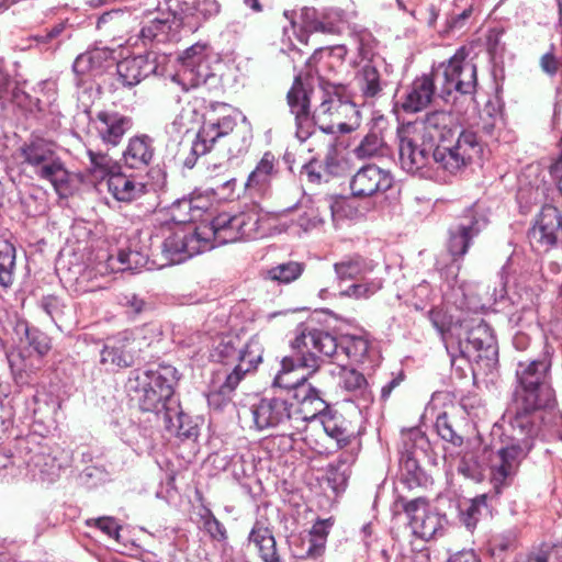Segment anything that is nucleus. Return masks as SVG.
I'll return each instance as SVG.
<instances>
[{"label":"nucleus","instance_id":"1","mask_svg":"<svg viewBox=\"0 0 562 562\" xmlns=\"http://www.w3.org/2000/svg\"><path fill=\"white\" fill-rule=\"evenodd\" d=\"M550 371L551 361L547 357L517 364L512 401L505 413L510 434L505 435L490 458L491 482L496 493L513 482L532 449L540 430L538 413L557 403Z\"/></svg>","mask_w":562,"mask_h":562},{"label":"nucleus","instance_id":"2","mask_svg":"<svg viewBox=\"0 0 562 562\" xmlns=\"http://www.w3.org/2000/svg\"><path fill=\"white\" fill-rule=\"evenodd\" d=\"M341 86L328 85L323 89L321 104L310 115V98L300 77H296L286 99L291 113L294 115L300 142H305L315 135V126L326 134L349 133L352 123L358 120L356 105L342 97Z\"/></svg>","mask_w":562,"mask_h":562},{"label":"nucleus","instance_id":"3","mask_svg":"<svg viewBox=\"0 0 562 562\" xmlns=\"http://www.w3.org/2000/svg\"><path fill=\"white\" fill-rule=\"evenodd\" d=\"M452 115L445 111H435L426 115L424 120L408 123L405 126L427 143L432 150V159L438 168L454 173L465 167L474 157L479 156L482 148L476 134L471 131L458 133L452 127Z\"/></svg>","mask_w":562,"mask_h":562},{"label":"nucleus","instance_id":"4","mask_svg":"<svg viewBox=\"0 0 562 562\" xmlns=\"http://www.w3.org/2000/svg\"><path fill=\"white\" fill-rule=\"evenodd\" d=\"M429 321L440 334L452 361L458 355L470 362H485L486 367L497 361L495 337L483 319H462L452 324L443 311L432 308Z\"/></svg>","mask_w":562,"mask_h":562},{"label":"nucleus","instance_id":"5","mask_svg":"<svg viewBox=\"0 0 562 562\" xmlns=\"http://www.w3.org/2000/svg\"><path fill=\"white\" fill-rule=\"evenodd\" d=\"M292 348L293 356L283 358L281 369L273 380V386L283 389L291 395L296 393L299 386L307 384L306 376L297 371L307 369L311 373L316 372L321 366L317 353L333 355L337 346L329 333L301 324L295 329Z\"/></svg>","mask_w":562,"mask_h":562},{"label":"nucleus","instance_id":"6","mask_svg":"<svg viewBox=\"0 0 562 562\" xmlns=\"http://www.w3.org/2000/svg\"><path fill=\"white\" fill-rule=\"evenodd\" d=\"M178 380L175 367L160 364L156 369L131 371L125 387L143 412L154 413L160 420L162 412L171 406V402L178 401L173 396Z\"/></svg>","mask_w":562,"mask_h":562},{"label":"nucleus","instance_id":"7","mask_svg":"<svg viewBox=\"0 0 562 562\" xmlns=\"http://www.w3.org/2000/svg\"><path fill=\"white\" fill-rule=\"evenodd\" d=\"M378 262L359 254L344 256L333 266L339 285V296L367 301L383 289L384 279L375 276Z\"/></svg>","mask_w":562,"mask_h":562},{"label":"nucleus","instance_id":"8","mask_svg":"<svg viewBox=\"0 0 562 562\" xmlns=\"http://www.w3.org/2000/svg\"><path fill=\"white\" fill-rule=\"evenodd\" d=\"M487 218L476 203L463 211L458 222L449 228L447 252L449 263L443 258L437 260V268L449 282H454L461 269V262L473 239L486 227Z\"/></svg>","mask_w":562,"mask_h":562},{"label":"nucleus","instance_id":"9","mask_svg":"<svg viewBox=\"0 0 562 562\" xmlns=\"http://www.w3.org/2000/svg\"><path fill=\"white\" fill-rule=\"evenodd\" d=\"M21 156L34 175L48 181L56 192L68 188L70 175L53 143L40 137L32 138L21 147Z\"/></svg>","mask_w":562,"mask_h":562},{"label":"nucleus","instance_id":"10","mask_svg":"<svg viewBox=\"0 0 562 562\" xmlns=\"http://www.w3.org/2000/svg\"><path fill=\"white\" fill-rule=\"evenodd\" d=\"M226 104H212L204 114V120L192 140L189 153L183 159V166L192 169L198 159L211 151L214 144L222 137L233 132L236 120L227 114Z\"/></svg>","mask_w":562,"mask_h":562},{"label":"nucleus","instance_id":"11","mask_svg":"<svg viewBox=\"0 0 562 562\" xmlns=\"http://www.w3.org/2000/svg\"><path fill=\"white\" fill-rule=\"evenodd\" d=\"M470 49L460 47L447 63L440 64L434 77H442L441 98L453 91L473 94L477 86L476 65L470 57Z\"/></svg>","mask_w":562,"mask_h":562},{"label":"nucleus","instance_id":"12","mask_svg":"<svg viewBox=\"0 0 562 562\" xmlns=\"http://www.w3.org/2000/svg\"><path fill=\"white\" fill-rule=\"evenodd\" d=\"M263 346L257 338H254L247 349L239 355V363H236L231 372H225V379L216 385H212V390L207 394V403L214 409H222L227 405L234 391L245 378V375L257 369L262 360Z\"/></svg>","mask_w":562,"mask_h":562},{"label":"nucleus","instance_id":"13","mask_svg":"<svg viewBox=\"0 0 562 562\" xmlns=\"http://www.w3.org/2000/svg\"><path fill=\"white\" fill-rule=\"evenodd\" d=\"M198 226H176L160 245L158 267H167L186 261L194 255L206 251Z\"/></svg>","mask_w":562,"mask_h":562},{"label":"nucleus","instance_id":"14","mask_svg":"<svg viewBox=\"0 0 562 562\" xmlns=\"http://www.w3.org/2000/svg\"><path fill=\"white\" fill-rule=\"evenodd\" d=\"M282 213H271L257 206L237 214L240 240L260 239L285 232L289 225Z\"/></svg>","mask_w":562,"mask_h":562},{"label":"nucleus","instance_id":"15","mask_svg":"<svg viewBox=\"0 0 562 562\" xmlns=\"http://www.w3.org/2000/svg\"><path fill=\"white\" fill-rule=\"evenodd\" d=\"M432 147L427 143H423L417 135L407 132L404 126L400 132V164L403 170L412 175H419L420 177H430L431 165H437L432 155H430Z\"/></svg>","mask_w":562,"mask_h":562},{"label":"nucleus","instance_id":"16","mask_svg":"<svg viewBox=\"0 0 562 562\" xmlns=\"http://www.w3.org/2000/svg\"><path fill=\"white\" fill-rule=\"evenodd\" d=\"M413 533L423 539L435 538L447 522L446 517L432 509L425 498H415L404 505Z\"/></svg>","mask_w":562,"mask_h":562},{"label":"nucleus","instance_id":"17","mask_svg":"<svg viewBox=\"0 0 562 562\" xmlns=\"http://www.w3.org/2000/svg\"><path fill=\"white\" fill-rule=\"evenodd\" d=\"M294 406L288 398L281 396L263 397L249 409L254 426L257 430H265L285 426L293 428L291 407Z\"/></svg>","mask_w":562,"mask_h":562},{"label":"nucleus","instance_id":"18","mask_svg":"<svg viewBox=\"0 0 562 562\" xmlns=\"http://www.w3.org/2000/svg\"><path fill=\"white\" fill-rule=\"evenodd\" d=\"M295 401V408L291 407L293 429L302 430L307 422L323 418L328 408V404L322 397L319 391L311 384H302L295 394H292Z\"/></svg>","mask_w":562,"mask_h":562},{"label":"nucleus","instance_id":"19","mask_svg":"<svg viewBox=\"0 0 562 562\" xmlns=\"http://www.w3.org/2000/svg\"><path fill=\"white\" fill-rule=\"evenodd\" d=\"M390 68L384 60H371L357 71L355 83L366 102L372 103L382 97L390 83Z\"/></svg>","mask_w":562,"mask_h":562},{"label":"nucleus","instance_id":"20","mask_svg":"<svg viewBox=\"0 0 562 562\" xmlns=\"http://www.w3.org/2000/svg\"><path fill=\"white\" fill-rule=\"evenodd\" d=\"M392 173L374 164L361 167L350 179L351 194L356 198H371L386 192L393 186Z\"/></svg>","mask_w":562,"mask_h":562},{"label":"nucleus","instance_id":"21","mask_svg":"<svg viewBox=\"0 0 562 562\" xmlns=\"http://www.w3.org/2000/svg\"><path fill=\"white\" fill-rule=\"evenodd\" d=\"M236 221L237 214L221 213L211 222L198 225L204 248L210 250L216 246L239 241L240 228Z\"/></svg>","mask_w":562,"mask_h":562},{"label":"nucleus","instance_id":"22","mask_svg":"<svg viewBox=\"0 0 562 562\" xmlns=\"http://www.w3.org/2000/svg\"><path fill=\"white\" fill-rule=\"evenodd\" d=\"M562 237V214L553 205L542 206L535 225L529 232L531 243L544 249L557 245Z\"/></svg>","mask_w":562,"mask_h":562},{"label":"nucleus","instance_id":"23","mask_svg":"<svg viewBox=\"0 0 562 562\" xmlns=\"http://www.w3.org/2000/svg\"><path fill=\"white\" fill-rule=\"evenodd\" d=\"M158 65L153 53L124 58L116 65L119 79L126 87H134L149 75L156 74Z\"/></svg>","mask_w":562,"mask_h":562},{"label":"nucleus","instance_id":"24","mask_svg":"<svg viewBox=\"0 0 562 562\" xmlns=\"http://www.w3.org/2000/svg\"><path fill=\"white\" fill-rule=\"evenodd\" d=\"M181 22L167 11L158 10L140 30L143 40L168 43L179 40Z\"/></svg>","mask_w":562,"mask_h":562},{"label":"nucleus","instance_id":"25","mask_svg":"<svg viewBox=\"0 0 562 562\" xmlns=\"http://www.w3.org/2000/svg\"><path fill=\"white\" fill-rule=\"evenodd\" d=\"M304 25L310 32L340 34L347 24L346 14L340 9H325L317 13L314 9L302 10Z\"/></svg>","mask_w":562,"mask_h":562},{"label":"nucleus","instance_id":"26","mask_svg":"<svg viewBox=\"0 0 562 562\" xmlns=\"http://www.w3.org/2000/svg\"><path fill=\"white\" fill-rule=\"evenodd\" d=\"M131 127L132 120L119 112L101 111L97 114L95 130L105 145L117 146Z\"/></svg>","mask_w":562,"mask_h":562},{"label":"nucleus","instance_id":"27","mask_svg":"<svg viewBox=\"0 0 562 562\" xmlns=\"http://www.w3.org/2000/svg\"><path fill=\"white\" fill-rule=\"evenodd\" d=\"M339 367V386L349 394V400L359 407H367L372 402V392L366 376L353 368H347L344 363Z\"/></svg>","mask_w":562,"mask_h":562},{"label":"nucleus","instance_id":"28","mask_svg":"<svg viewBox=\"0 0 562 562\" xmlns=\"http://www.w3.org/2000/svg\"><path fill=\"white\" fill-rule=\"evenodd\" d=\"M155 156L154 139L146 135H135L128 139L123 151V161L130 169L145 170Z\"/></svg>","mask_w":562,"mask_h":562},{"label":"nucleus","instance_id":"29","mask_svg":"<svg viewBox=\"0 0 562 562\" xmlns=\"http://www.w3.org/2000/svg\"><path fill=\"white\" fill-rule=\"evenodd\" d=\"M337 348L333 355H324L331 358L337 363H342L345 359H350L358 363H366L370 357L371 348L367 338L361 336L344 337L339 341L331 335Z\"/></svg>","mask_w":562,"mask_h":562},{"label":"nucleus","instance_id":"30","mask_svg":"<svg viewBox=\"0 0 562 562\" xmlns=\"http://www.w3.org/2000/svg\"><path fill=\"white\" fill-rule=\"evenodd\" d=\"M435 95V82L431 76L416 78L406 92L403 101L405 112H418L427 108Z\"/></svg>","mask_w":562,"mask_h":562},{"label":"nucleus","instance_id":"31","mask_svg":"<svg viewBox=\"0 0 562 562\" xmlns=\"http://www.w3.org/2000/svg\"><path fill=\"white\" fill-rule=\"evenodd\" d=\"M108 190L120 202H132L146 193V183L122 172L108 178Z\"/></svg>","mask_w":562,"mask_h":562},{"label":"nucleus","instance_id":"32","mask_svg":"<svg viewBox=\"0 0 562 562\" xmlns=\"http://www.w3.org/2000/svg\"><path fill=\"white\" fill-rule=\"evenodd\" d=\"M26 468L34 477L42 481L53 482L59 476L63 463L44 448H38L25 460Z\"/></svg>","mask_w":562,"mask_h":562},{"label":"nucleus","instance_id":"33","mask_svg":"<svg viewBox=\"0 0 562 562\" xmlns=\"http://www.w3.org/2000/svg\"><path fill=\"white\" fill-rule=\"evenodd\" d=\"M149 254L145 249L133 248V244L126 248L121 249L117 257L110 256L108 263H99L97 270L99 273L108 272V267L111 271L114 270H136L147 266Z\"/></svg>","mask_w":562,"mask_h":562},{"label":"nucleus","instance_id":"34","mask_svg":"<svg viewBox=\"0 0 562 562\" xmlns=\"http://www.w3.org/2000/svg\"><path fill=\"white\" fill-rule=\"evenodd\" d=\"M160 422L166 430L176 437L192 438L198 435L196 426L191 418L182 412L178 401L171 402V406L162 412Z\"/></svg>","mask_w":562,"mask_h":562},{"label":"nucleus","instance_id":"35","mask_svg":"<svg viewBox=\"0 0 562 562\" xmlns=\"http://www.w3.org/2000/svg\"><path fill=\"white\" fill-rule=\"evenodd\" d=\"M338 205V202L324 201L317 205L310 204L301 206L294 221L296 225L305 233L319 229L325 223L323 213H326L329 210L333 218H335L337 214L336 207Z\"/></svg>","mask_w":562,"mask_h":562},{"label":"nucleus","instance_id":"36","mask_svg":"<svg viewBox=\"0 0 562 562\" xmlns=\"http://www.w3.org/2000/svg\"><path fill=\"white\" fill-rule=\"evenodd\" d=\"M276 166V156L270 151H266L256 168L248 176L245 183L246 189L258 194L263 193L269 187L271 179L277 175Z\"/></svg>","mask_w":562,"mask_h":562},{"label":"nucleus","instance_id":"37","mask_svg":"<svg viewBox=\"0 0 562 562\" xmlns=\"http://www.w3.org/2000/svg\"><path fill=\"white\" fill-rule=\"evenodd\" d=\"M205 45L194 44L187 48L180 59L183 67V76H192L193 85L205 82L207 78V68L204 63Z\"/></svg>","mask_w":562,"mask_h":562},{"label":"nucleus","instance_id":"38","mask_svg":"<svg viewBox=\"0 0 562 562\" xmlns=\"http://www.w3.org/2000/svg\"><path fill=\"white\" fill-rule=\"evenodd\" d=\"M127 337L109 339L101 350V363L111 368H126L132 366L133 356L127 349Z\"/></svg>","mask_w":562,"mask_h":562},{"label":"nucleus","instance_id":"39","mask_svg":"<svg viewBox=\"0 0 562 562\" xmlns=\"http://www.w3.org/2000/svg\"><path fill=\"white\" fill-rule=\"evenodd\" d=\"M359 451V445H350L344 450L334 463L328 465L329 481L335 487H344L351 475V468L355 464Z\"/></svg>","mask_w":562,"mask_h":562},{"label":"nucleus","instance_id":"40","mask_svg":"<svg viewBox=\"0 0 562 562\" xmlns=\"http://www.w3.org/2000/svg\"><path fill=\"white\" fill-rule=\"evenodd\" d=\"M254 338L260 340V338L257 335L252 336L248 340V342L243 348L239 349L238 337L233 335L216 336L213 344V351L211 356L217 361H223L225 363H229L231 361H237V363H239V355L247 349L248 345ZM259 342L261 344V341Z\"/></svg>","mask_w":562,"mask_h":562},{"label":"nucleus","instance_id":"41","mask_svg":"<svg viewBox=\"0 0 562 562\" xmlns=\"http://www.w3.org/2000/svg\"><path fill=\"white\" fill-rule=\"evenodd\" d=\"M131 23V14L120 10H113L104 12L99 16L97 29L112 36L113 40L123 38L124 35L127 34Z\"/></svg>","mask_w":562,"mask_h":562},{"label":"nucleus","instance_id":"42","mask_svg":"<svg viewBox=\"0 0 562 562\" xmlns=\"http://www.w3.org/2000/svg\"><path fill=\"white\" fill-rule=\"evenodd\" d=\"M228 160L223 162H209L205 169V178L213 181L212 190L229 196L233 193L236 179L227 175Z\"/></svg>","mask_w":562,"mask_h":562},{"label":"nucleus","instance_id":"43","mask_svg":"<svg viewBox=\"0 0 562 562\" xmlns=\"http://www.w3.org/2000/svg\"><path fill=\"white\" fill-rule=\"evenodd\" d=\"M14 331L20 336V341L25 340L33 349L43 357L50 349L49 337L37 328H30L29 324L23 319H18Z\"/></svg>","mask_w":562,"mask_h":562},{"label":"nucleus","instance_id":"44","mask_svg":"<svg viewBox=\"0 0 562 562\" xmlns=\"http://www.w3.org/2000/svg\"><path fill=\"white\" fill-rule=\"evenodd\" d=\"M169 213L170 220L176 226H186V224L200 220L204 210L195 205L193 200L183 198L171 204Z\"/></svg>","mask_w":562,"mask_h":562},{"label":"nucleus","instance_id":"45","mask_svg":"<svg viewBox=\"0 0 562 562\" xmlns=\"http://www.w3.org/2000/svg\"><path fill=\"white\" fill-rule=\"evenodd\" d=\"M126 427L121 432L122 439L133 447L137 453H145L153 449V441L150 438L149 430L142 428L140 426L126 420Z\"/></svg>","mask_w":562,"mask_h":562},{"label":"nucleus","instance_id":"46","mask_svg":"<svg viewBox=\"0 0 562 562\" xmlns=\"http://www.w3.org/2000/svg\"><path fill=\"white\" fill-rule=\"evenodd\" d=\"M248 541L255 546L258 554L271 542L276 541L272 525L265 514H259L248 536Z\"/></svg>","mask_w":562,"mask_h":562},{"label":"nucleus","instance_id":"47","mask_svg":"<svg viewBox=\"0 0 562 562\" xmlns=\"http://www.w3.org/2000/svg\"><path fill=\"white\" fill-rule=\"evenodd\" d=\"M321 423L324 431L328 437L336 440L339 448L353 445L351 442L353 439L352 432L347 428L341 416L324 415Z\"/></svg>","mask_w":562,"mask_h":562},{"label":"nucleus","instance_id":"48","mask_svg":"<svg viewBox=\"0 0 562 562\" xmlns=\"http://www.w3.org/2000/svg\"><path fill=\"white\" fill-rule=\"evenodd\" d=\"M488 513L487 495L481 494L467 503L464 508H461L460 519L467 529L472 530L476 527L481 517L486 516Z\"/></svg>","mask_w":562,"mask_h":562},{"label":"nucleus","instance_id":"49","mask_svg":"<svg viewBox=\"0 0 562 562\" xmlns=\"http://www.w3.org/2000/svg\"><path fill=\"white\" fill-rule=\"evenodd\" d=\"M15 248L7 239H0V285L8 288L13 281Z\"/></svg>","mask_w":562,"mask_h":562},{"label":"nucleus","instance_id":"50","mask_svg":"<svg viewBox=\"0 0 562 562\" xmlns=\"http://www.w3.org/2000/svg\"><path fill=\"white\" fill-rule=\"evenodd\" d=\"M351 36L357 45V52L361 59L368 61L383 60L382 58H374L378 42L369 30H353Z\"/></svg>","mask_w":562,"mask_h":562},{"label":"nucleus","instance_id":"51","mask_svg":"<svg viewBox=\"0 0 562 562\" xmlns=\"http://www.w3.org/2000/svg\"><path fill=\"white\" fill-rule=\"evenodd\" d=\"M303 270V263L289 261L267 270L266 278L279 283H290L296 280L302 274Z\"/></svg>","mask_w":562,"mask_h":562},{"label":"nucleus","instance_id":"52","mask_svg":"<svg viewBox=\"0 0 562 562\" xmlns=\"http://www.w3.org/2000/svg\"><path fill=\"white\" fill-rule=\"evenodd\" d=\"M384 142L376 133H369L355 148V155L360 159H370L383 155Z\"/></svg>","mask_w":562,"mask_h":562},{"label":"nucleus","instance_id":"53","mask_svg":"<svg viewBox=\"0 0 562 562\" xmlns=\"http://www.w3.org/2000/svg\"><path fill=\"white\" fill-rule=\"evenodd\" d=\"M40 307L57 325L63 322L66 306L63 301L55 295L43 296L38 303Z\"/></svg>","mask_w":562,"mask_h":562},{"label":"nucleus","instance_id":"54","mask_svg":"<svg viewBox=\"0 0 562 562\" xmlns=\"http://www.w3.org/2000/svg\"><path fill=\"white\" fill-rule=\"evenodd\" d=\"M167 12L182 23L186 16L195 15V0H166Z\"/></svg>","mask_w":562,"mask_h":562},{"label":"nucleus","instance_id":"55","mask_svg":"<svg viewBox=\"0 0 562 562\" xmlns=\"http://www.w3.org/2000/svg\"><path fill=\"white\" fill-rule=\"evenodd\" d=\"M436 428L438 435L446 441L451 442L453 446H461L463 439L452 428L446 414L438 416L436 420Z\"/></svg>","mask_w":562,"mask_h":562},{"label":"nucleus","instance_id":"56","mask_svg":"<svg viewBox=\"0 0 562 562\" xmlns=\"http://www.w3.org/2000/svg\"><path fill=\"white\" fill-rule=\"evenodd\" d=\"M88 156L94 173H100V176L111 175L114 162L109 155L89 150Z\"/></svg>","mask_w":562,"mask_h":562},{"label":"nucleus","instance_id":"57","mask_svg":"<svg viewBox=\"0 0 562 562\" xmlns=\"http://www.w3.org/2000/svg\"><path fill=\"white\" fill-rule=\"evenodd\" d=\"M221 12V4L217 0L195 1V15L203 21L217 16Z\"/></svg>","mask_w":562,"mask_h":562},{"label":"nucleus","instance_id":"58","mask_svg":"<svg viewBox=\"0 0 562 562\" xmlns=\"http://www.w3.org/2000/svg\"><path fill=\"white\" fill-rule=\"evenodd\" d=\"M89 526L93 525L98 527L102 532L111 538L117 539L120 526L116 520L112 517H99L87 520Z\"/></svg>","mask_w":562,"mask_h":562},{"label":"nucleus","instance_id":"59","mask_svg":"<svg viewBox=\"0 0 562 562\" xmlns=\"http://www.w3.org/2000/svg\"><path fill=\"white\" fill-rule=\"evenodd\" d=\"M204 529L214 540L225 541L227 539L224 525L220 522L211 513H209V515L204 518Z\"/></svg>","mask_w":562,"mask_h":562},{"label":"nucleus","instance_id":"60","mask_svg":"<svg viewBox=\"0 0 562 562\" xmlns=\"http://www.w3.org/2000/svg\"><path fill=\"white\" fill-rule=\"evenodd\" d=\"M327 526L325 521H319L313 526L312 533L317 535L319 537V543H314L312 540L310 541V547L306 550V555L311 558H315L319 555L324 549V539L327 535Z\"/></svg>","mask_w":562,"mask_h":562},{"label":"nucleus","instance_id":"61","mask_svg":"<svg viewBox=\"0 0 562 562\" xmlns=\"http://www.w3.org/2000/svg\"><path fill=\"white\" fill-rule=\"evenodd\" d=\"M95 70H101L109 60H114V50L108 47H95L88 50Z\"/></svg>","mask_w":562,"mask_h":562},{"label":"nucleus","instance_id":"62","mask_svg":"<svg viewBox=\"0 0 562 562\" xmlns=\"http://www.w3.org/2000/svg\"><path fill=\"white\" fill-rule=\"evenodd\" d=\"M550 555V548L540 546L527 552L519 562H549Z\"/></svg>","mask_w":562,"mask_h":562},{"label":"nucleus","instance_id":"63","mask_svg":"<svg viewBox=\"0 0 562 562\" xmlns=\"http://www.w3.org/2000/svg\"><path fill=\"white\" fill-rule=\"evenodd\" d=\"M93 57H90L89 52H86L81 55H79L72 65V69L77 75H86L89 71H94L95 68L93 66L92 59Z\"/></svg>","mask_w":562,"mask_h":562},{"label":"nucleus","instance_id":"64","mask_svg":"<svg viewBox=\"0 0 562 562\" xmlns=\"http://www.w3.org/2000/svg\"><path fill=\"white\" fill-rule=\"evenodd\" d=\"M258 557L262 562H285L277 548V541L271 542V544L265 548Z\"/></svg>","mask_w":562,"mask_h":562}]
</instances>
